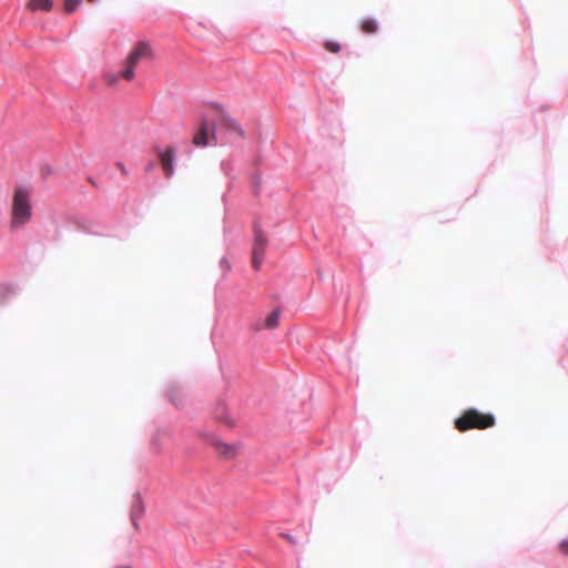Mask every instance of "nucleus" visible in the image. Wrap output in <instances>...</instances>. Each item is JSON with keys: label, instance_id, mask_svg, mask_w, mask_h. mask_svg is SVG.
<instances>
[{"label": "nucleus", "instance_id": "1", "mask_svg": "<svg viewBox=\"0 0 568 568\" xmlns=\"http://www.w3.org/2000/svg\"><path fill=\"white\" fill-rule=\"evenodd\" d=\"M32 189L18 186L12 194L10 227L13 231L23 229L32 219Z\"/></svg>", "mask_w": 568, "mask_h": 568}, {"label": "nucleus", "instance_id": "2", "mask_svg": "<svg viewBox=\"0 0 568 568\" xmlns=\"http://www.w3.org/2000/svg\"><path fill=\"white\" fill-rule=\"evenodd\" d=\"M495 424V417L491 414H481L475 408L466 410L455 420L456 428L460 432L470 428H487Z\"/></svg>", "mask_w": 568, "mask_h": 568}, {"label": "nucleus", "instance_id": "3", "mask_svg": "<svg viewBox=\"0 0 568 568\" xmlns=\"http://www.w3.org/2000/svg\"><path fill=\"white\" fill-rule=\"evenodd\" d=\"M254 245L252 252V264L254 270H260L264 258L267 240L263 234V230L258 223H254Z\"/></svg>", "mask_w": 568, "mask_h": 568}, {"label": "nucleus", "instance_id": "4", "mask_svg": "<svg viewBox=\"0 0 568 568\" xmlns=\"http://www.w3.org/2000/svg\"><path fill=\"white\" fill-rule=\"evenodd\" d=\"M156 152L165 176L171 179L174 175L176 149L174 146H168L164 150L156 148Z\"/></svg>", "mask_w": 568, "mask_h": 568}, {"label": "nucleus", "instance_id": "5", "mask_svg": "<svg viewBox=\"0 0 568 568\" xmlns=\"http://www.w3.org/2000/svg\"><path fill=\"white\" fill-rule=\"evenodd\" d=\"M209 440L216 448L217 453L224 458H232L239 452L237 445H230V444L223 443L214 435H210Z\"/></svg>", "mask_w": 568, "mask_h": 568}, {"label": "nucleus", "instance_id": "6", "mask_svg": "<svg viewBox=\"0 0 568 568\" xmlns=\"http://www.w3.org/2000/svg\"><path fill=\"white\" fill-rule=\"evenodd\" d=\"M151 53L152 51L150 44L145 41H140L130 53L128 59L131 60L132 63H139L140 60L150 58Z\"/></svg>", "mask_w": 568, "mask_h": 568}, {"label": "nucleus", "instance_id": "7", "mask_svg": "<svg viewBox=\"0 0 568 568\" xmlns=\"http://www.w3.org/2000/svg\"><path fill=\"white\" fill-rule=\"evenodd\" d=\"M209 133H210V125L206 120H204L197 130V132L194 134L193 143L196 146H206L209 144Z\"/></svg>", "mask_w": 568, "mask_h": 568}, {"label": "nucleus", "instance_id": "8", "mask_svg": "<svg viewBox=\"0 0 568 568\" xmlns=\"http://www.w3.org/2000/svg\"><path fill=\"white\" fill-rule=\"evenodd\" d=\"M144 513V506L142 504L141 497L139 494H135L134 500L131 507V520L133 526L138 529V520Z\"/></svg>", "mask_w": 568, "mask_h": 568}, {"label": "nucleus", "instance_id": "9", "mask_svg": "<svg viewBox=\"0 0 568 568\" xmlns=\"http://www.w3.org/2000/svg\"><path fill=\"white\" fill-rule=\"evenodd\" d=\"M17 294V287L11 284L0 286V303H6L11 296Z\"/></svg>", "mask_w": 568, "mask_h": 568}, {"label": "nucleus", "instance_id": "10", "mask_svg": "<svg viewBox=\"0 0 568 568\" xmlns=\"http://www.w3.org/2000/svg\"><path fill=\"white\" fill-rule=\"evenodd\" d=\"M52 6H53L52 0H30V2H29V8L31 10L49 11V10H51Z\"/></svg>", "mask_w": 568, "mask_h": 568}, {"label": "nucleus", "instance_id": "11", "mask_svg": "<svg viewBox=\"0 0 568 568\" xmlns=\"http://www.w3.org/2000/svg\"><path fill=\"white\" fill-rule=\"evenodd\" d=\"M223 123H224L226 130L230 133H236L240 136L243 135V131H242L241 125L234 119H232V118H224L223 119Z\"/></svg>", "mask_w": 568, "mask_h": 568}, {"label": "nucleus", "instance_id": "12", "mask_svg": "<svg viewBox=\"0 0 568 568\" xmlns=\"http://www.w3.org/2000/svg\"><path fill=\"white\" fill-rule=\"evenodd\" d=\"M378 29V23L373 18H366L362 21V30L367 33H374Z\"/></svg>", "mask_w": 568, "mask_h": 568}, {"label": "nucleus", "instance_id": "13", "mask_svg": "<svg viewBox=\"0 0 568 568\" xmlns=\"http://www.w3.org/2000/svg\"><path fill=\"white\" fill-rule=\"evenodd\" d=\"M278 321H280V311L273 310L265 318V326L271 329L275 328L278 325Z\"/></svg>", "mask_w": 568, "mask_h": 568}, {"label": "nucleus", "instance_id": "14", "mask_svg": "<svg viewBox=\"0 0 568 568\" xmlns=\"http://www.w3.org/2000/svg\"><path fill=\"white\" fill-rule=\"evenodd\" d=\"M138 63H132L131 60L128 59L126 61V68L122 72L123 79L130 81L134 78V68Z\"/></svg>", "mask_w": 568, "mask_h": 568}, {"label": "nucleus", "instance_id": "15", "mask_svg": "<svg viewBox=\"0 0 568 568\" xmlns=\"http://www.w3.org/2000/svg\"><path fill=\"white\" fill-rule=\"evenodd\" d=\"M83 0H65L64 7L65 11L72 12L82 3Z\"/></svg>", "mask_w": 568, "mask_h": 568}, {"label": "nucleus", "instance_id": "16", "mask_svg": "<svg viewBox=\"0 0 568 568\" xmlns=\"http://www.w3.org/2000/svg\"><path fill=\"white\" fill-rule=\"evenodd\" d=\"M325 48L329 51V52H333V53H337L341 51V45L338 42H335V41H326L325 42Z\"/></svg>", "mask_w": 568, "mask_h": 568}, {"label": "nucleus", "instance_id": "17", "mask_svg": "<svg viewBox=\"0 0 568 568\" xmlns=\"http://www.w3.org/2000/svg\"><path fill=\"white\" fill-rule=\"evenodd\" d=\"M262 179L260 175H254L252 179V184L254 187L255 193H258L260 186H261Z\"/></svg>", "mask_w": 568, "mask_h": 568}, {"label": "nucleus", "instance_id": "18", "mask_svg": "<svg viewBox=\"0 0 568 568\" xmlns=\"http://www.w3.org/2000/svg\"><path fill=\"white\" fill-rule=\"evenodd\" d=\"M118 79L119 77L116 74H113V73H108L105 75V80L106 82L110 84V85H113L118 82Z\"/></svg>", "mask_w": 568, "mask_h": 568}, {"label": "nucleus", "instance_id": "19", "mask_svg": "<svg viewBox=\"0 0 568 568\" xmlns=\"http://www.w3.org/2000/svg\"><path fill=\"white\" fill-rule=\"evenodd\" d=\"M220 265L222 268H225V270H230L231 268V265L227 261L226 257H222L221 261H220Z\"/></svg>", "mask_w": 568, "mask_h": 568}, {"label": "nucleus", "instance_id": "20", "mask_svg": "<svg viewBox=\"0 0 568 568\" xmlns=\"http://www.w3.org/2000/svg\"><path fill=\"white\" fill-rule=\"evenodd\" d=\"M560 549L562 552L568 555V539H565L560 544Z\"/></svg>", "mask_w": 568, "mask_h": 568}, {"label": "nucleus", "instance_id": "21", "mask_svg": "<svg viewBox=\"0 0 568 568\" xmlns=\"http://www.w3.org/2000/svg\"><path fill=\"white\" fill-rule=\"evenodd\" d=\"M155 168V162L154 161H150L146 165H145V172L150 173L154 170Z\"/></svg>", "mask_w": 568, "mask_h": 568}, {"label": "nucleus", "instance_id": "22", "mask_svg": "<svg viewBox=\"0 0 568 568\" xmlns=\"http://www.w3.org/2000/svg\"><path fill=\"white\" fill-rule=\"evenodd\" d=\"M116 166L121 170L122 174L126 175L128 171L122 162H118Z\"/></svg>", "mask_w": 568, "mask_h": 568}, {"label": "nucleus", "instance_id": "23", "mask_svg": "<svg viewBox=\"0 0 568 568\" xmlns=\"http://www.w3.org/2000/svg\"><path fill=\"white\" fill-rule=\"evenodd\" d=\"M283 537H285L292 544L296 542V539L291 535L285 534V535H283Z\"/></svg>", "mask_w": 568, "mask_h": 568}, {"label": "nucleus", "instance_id": "24", "mask_svg": "<svg viewBox=\"0 0 568 568\" xmlns=\"http://www.w3.org/2000/svg\"><path fill=\"white\" fill-rule=\"evenodd\" d=\"M217 418L220 419H223L225 423H227L229 425H233V423L231 420H229L226 417L222 416V415H217Z\"/></svg>", "mask_w": 568, "mask_h": 568}, {"label": "nucleus", "instance_id": "25", "mask_svg": "<svg viewBox=\"0 0 568 568\" xmlns=\"http://www.w3.org/2000/svg\"><path fill=\"white\" fill-rule=\"evenodd\" d=\"M212 138L217 142V138H216V131H215V129H213Z\"/></svg>", "mask_w": 568, "mask_h": 568}, {"label": "nucleus", "instance_id": "26", "mask_svg": "<svg viewBox=\"0 0 568 568\" xmlns=\"http://www.w3.org/2000/svg\"><path fill=\"white\" fill-rule=\"evenodd\" d=\"M169 396H170V399H171L175 405H178V403L175 402L174 396H173L171 393L169 394Z\"/></svg>", "mask_w": 568, "mask_h": 568}, {"label": "nucleus", "instance_id": "27", "mask_svg": "<svg viewBox=\"0 0 568 568\" xmlns=\"http://www.w3.org/2000/svg\"><path fill=\"white\" fill-rule=\"evenodd\" d=\"M87 230H88V232H89V233H91V234H99V233H98V232H95V231H91V229H87Z\"/></svg>", "mask_w": 568, "mask_h": 568}]
</instances>
